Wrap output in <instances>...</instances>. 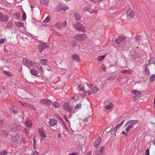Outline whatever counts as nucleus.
<instances>
[{
	"mask_svg": "<svg viewBox=\"0 0 155 155\" xmlns=\"http://www.w3.org/2000/svg\"><path fill=\"white\" fill-rule=\"evenodd\" d=\"M126 39L124 36H119L118 38L115 40L116 42L117 43L119 49L122 50L124 49L126 45Z\"/></svg>",
	"mask_w": 155,
	"mask_h": 155,
	"instance_id": "nucleus-1",
	"label": "nucleus"
},
{
	"mask_svg": "<svg viewBox=\"0 0 155 155\" xmlns=\"http://www.w3.org/2000/svg\"><path fill=\"white\" fill-rule=\"evenodd\" d=\"M137 122L138 120H131L128 121L125 125V126H127V127L126 129V131L128 132L133 126Z\"/></svg>",
	"mask_w": 155,
	"mask_h": 155,
	"instance_id": "nucleus-2",
	"label": "nucleus"
},
{
	"mask_svg": "<svg viewBox=\"0 0 155 155\" xmlns=\"http://www.w3.org/2000/svg\"><path fill=\"white\" fill-rule=\"evenodd\" d=\"M22 61L23 65L26 66L29 70L33 66L34 62H32L29 59L24 58L23 59Z\"/></svg>",
	"mask_w": 155,
	"mask_h": 155,
	"instance_id": "nucleus-3",
	"label": "nucleus"
},
{
	"mask_svg": "<svg viewBox=\"0 0 155 155\" xmlns=\"http://www.w3.org/2000/svg\"><path fill=\"white\" fill-rule=\"evenodd\" d=\"M86 35L85 34H78L74 37L76 41H84L87 38Z\"/></svg>",
	"mask_w": 155,
	"mask_h": 155,
	"instance_id": "nucleus-4",
	"label": "nucleus"
},
{
	"mask_svg": "<svg viewBox=\"0 0 155 155\" xmlns=\"http://www.w3.org/2000/svg\"><path fill=\"white\" fill-rule=\"evenodd\" d=\"M74 28L76 30L79 31H82L83 32H86V30L84 27L82 25L76 24L73 25Z\"/></svg>",
	"mask_w": 155,
	"mask_h": 155,
	"instance_id": "nucleus-5",
	"label": "nucleus"
},
{
	"mask_svg": "<svg viewBox=\"0 0 155 155\" xmlns=\"http://www.w3.org/2000/svg\"><path fill=\"white\" fill-rule=\"evenodd\" d=\"M68 8V6L63 4H59L56 7L57 10L60 12L62 10H67Z\"/></svg>",
	"mask_w": 155,
	"mask_h": 155,
	"instance_id": "nucleus-6",
	"label": "nucleus"
},
{
	"mask_svg": "<svg viewBox=\"0 0 155 155\" xmlns=\"http://www.w3.org/2000/svg\"><path fill=\"white\" fill-rule=\"evenodd\" d=\"M9 19V17L8 15L4 14L0 11V21L2 22H5Z\"/></svg>",
	"mask_w": 155,
	"mask_h": 155,
	"instance_id": "nucleus-7",
	"label": "nucleus"
},
{
	"mask_svg": "<svg viewBox=\"0 0 155 155\" xmlns=\"http://www.w3.org/2000/svg\"><path fill=\"white\" fill-rule=\"evenodd\" d=\"M67 25V23L66 21L63 22H56L55 25V26L59 29H61L62 28L65 27Z\"/></svg>",
	"mask_w": 155,
	"mask_h": 155,
	"instance_id": "nucleus-8",
	"label": "nucleus"
},
{
	"mask_svg": "<svg viewBox=\"0 0 155 155\" xmlns=\"http://www.w3.org/2000/svg\"><path fill=\"white\" fill-rule=\"evenodd\" d=\"M11 129L13 131H18L21 129V126L18 124H15L12 126Z\"/></svg>",
	"mask_w": 155,
	"mask_h": 155,
	"instance_id": "nucleus-9",
	"label": "nucleus"
},
{
	"mask_svg": "<svg viewBox=\"0 0 155 155\" xmlns=\"http://www.w3.org/2000/svg\"><path fill=\"white\" fill-rule=\"evenodd\" d=\"M101 140L99 137H96L94 140V143L93 146L95 147H97L100 145Z\"/></svg>",
	"mask_w": 155,
	"mask_h": 155,
	"instance_id": "nucleus-10",
	"label": "nucleus"
},
{
	"mask_svg": "<svg viewBox=\"0 0 155 155\" xmlns=\"http://www.w3.org/2000/svg\"><path fill=\"white\" fill-rule=\"evenodd\" d=\"M48 45L47 43H42L39 44V46L38 47L39 49V52H41L43 50H44L45 48L47 47H48Z\"/></svg>",
	"mask_w": 155,
	"mask_h": 155,
	"instance_id": "nucleus-11",
	"label": "nucleus"
},
{
	"mask_svg": "<svg viewBox=\"0 0 155 155\" xmlns=\"http://www.w3.org/2000/svg\"><path fill=\"white\" fill-rule=\"evenodd\" d=\"M40 102L42 104L47 105H50L52 103V102L51 100L47 99H42L40 100Z\"/></svg>",
	"mask_w": 155,
	"mask_h": 155,
	"instance_id": "nucleus-12",
	"label": "nucleus"
},
{
	"mask_svg": "<svg viewBox=\"0 0 155 155\" xmlns=\"http://www.w3.org/2000/svg\"><path fill=\"white\" fill-rule=\"evenodd\" d=\"M127 14L128 18H133L134 16V12L130 9L128 10L127 11Z\"/></svg>",
	"mask_w": 155,
	"mask_h": 155,
	"instance_id": "nucleus-13",
	"label": "nucleus"
},
{
	"mask_svg": "<svg viewBox=\"0 0 155 155\" xmlns=\"http://www.w3.org/2000/svg\"><path fill=\"white\" fill-rule=\"evenodd\" d=\"M63 107L64 109L68 112H70L71 110V108L70 107V105L68 102L64 103Z\"/></svg>",
	"mask_w": 155,
	"mask_h": 155,
	"instance_id": "nucleus-14",
	"label": "nucleus"
},
{
	"mask_svg": "<svg viewBox=\"0 0 155 155\" xmlns=\"http://www.w3.org/2000/svg\"><path fill=\"white\" fill-rule=\"evenodd\" d=\"M74 17L75 18L77 22L76 24H80L81 21V18L80 17L79 14L76 12H75L74 14Z\"/></svg>",
	"mask_w": 155,
	"mask_h": 155,
	"instance_id": "nucleus-15",
	"label": "nucleus"
},
{
	"mask_svg": "<svg viewBox=\"0 0 155 155\" xmlns=\"http://www.w3.org/2000/svg\"><path fill=\"white\" fill-rule=\"evenodd\" d=\"M38 132L39 134L41 137H46V132L42 128H40L39 129Z\"/></svg>",
	"mask_w": 155,
	"mask_h": 155,
	"instance_id": "nucleus-16",
	"label": "nucleus"
},
{
	"mask_svg": "<svg viewBox=\"0 0 155 155\" xmlns=\"http://www.w3.org/2000/svg\"><path fill=\"white\" fill-rule=\"evenodd\" d=\"M90 88L93 93H95L98 91V88L95 85H92L90 86Z\"/></svg>",
	"mask_w": 155,
	"mask_h": 155,
	"instance_id": "nucleus-17",
	"label": "nucleus"
},
{
	"mask_svg": "<svg viewBox=\"0 0 155 155\" xmlns=\"http://www.w3.org/2000/svg\"><path fill=\"white\" fill-rule=\"evenodd\" d=\"M57 123V121L54 119H50L48 124L51 126H54Z\"/></svg>",
	"mask_w": 155,
	"mask_h": 155,
	"instance_id": "nucleus-18",
	"label": "nucleus"
},
{
	"mask_svg": "<svg viewBox=\"0 0 155 155\" xmlns=\"http://www.w3.org/2000/svg\"><path fill=\"white\" fill-rule=\"evenodd\" d=\"M25 124L26 127L30 128L32 125V123L30 120L28 119L25 121Z\"/></svg>",
	"mask_w": 155,
	"mask_h": 155,
	"instance_id": "nucleus-19",
	"label": "nucleus"
},
{
	"mask_svg": "<svg viewBox=\"0 0 155 155\" xmlns=\"http://www.w3.org/2000/svg\"><path fill=\"white\" fill-rule=\"evenodd\" d=\"M19 137L17 135H15V136H12L11 140L13 143H16L18 141Z\"/></svg>",
	"mask_w": 155,
	"mask_h": 155,
	"instance_id": "nucleus-20",
	"label": "nucleus"
},
{
	"mask_svg": "<svg viewBox=\"0 0 155 155\" xmlns=\"http://www.w3.org/2000/svg\"><path fill=\"white\" fill-rule=\"evenodd\" d=\"M73 61H75L76 62H78L80 61L79 56L78 55H74L72 56Z\"/></svg>",
	"mask_w": 155,
	"mask_h": 155,
	"instance_id": "nucleus-21",
	"label": "nucleus"
},
{
	"mask_svg": "<svg viewBox=\"0 0 155 155\" xmlns=\"http://www.w3.org/2000/svg\"><path fill=\"white\" fill-rule=\"evenodd\" d=\"M121 73H124V74H131L132 72L133 71L132 70H121L120 72Z\"/></svg>",
	"mask_w": 155,
	"mask_h": 155,
	"instance_id": "nucleus-22",
	"label": "nucleus"
},
{
	"mask_svg": "<svg viewBox=\"0 0 155 155\" xmlns=\"http://www.w3.org/2000/svg\"><path fill=\"white\" fill-rule=\"evenodd\" d=\"M30 73L32 75L35 76H37L38 75V72L36 70L32 69H30Z\"/></svg>",
	"mask_w": 155,
	"mask_h": 155,
	"instance_id": "nucleus-23",
	"label": "nucleus"
},
{
	"mask_svg": "<svg viewBox=\"0 0 155 155\" xmlns=\"http://www.w3.org/2000/svg\"><path fill=\"white\" fill-rule=\"evenodd\" d=\"M13 25V22L12 20H10L8 23L7 25L6 26V28H12Z\"/></svg>",
	"mask_w": 155,
	"mask_h": 155,
	"instance_id": "nucleus-24",
	"label": "nucleus"
},
{
	"mask_svg": "<svg viewBox=\"0 0 155 155\" xmlns=\"http://www.w3.org/2000/svg\"><path fill=\"white\" fill-rule=\"evenodd\" d=\"M147 65H145L144 66V68H145V72L144 74L146 75H148L150 74V71L148 68H147Z\"/></svg>",
	"mask_w": 155,
	"mask_h": 155,
	"instance_id": "nucleus-25",
	"label": "nucleus"
},
{
	"mask_svg": "<svg viewBox=\"0 0 155 155\" xmlns=\"http://www.w3.org/2000/svg\"><path fill=\"white\" fill-rule=\"evenodd\" d=\"M139 57V54L137 52H134L132 56V58L134 59H136Z\"/></svg>",
	"mask_w": 155,
	"mask_h": 155,
	"instance_id": "nucleus-26",
	"label": "nucleus"
},
{
	"mask_svg": "<svg viewBox=\"0 0 155 155\" xmlns=\"http://www.w3.org/2000/svg\"><path fill=\"white\" fill-rule=\"evenodd\" d=\"M2 132L4 136L5 137H7L10 135L9 132L7 130H3Z\"/></svg>",
	"mask_w": 155,
	"mask_h": 155,
	"instance_id": "nucleus-27",
	"label": "nucleus"
},
{
	"mask_svg": "<svg viewBox=\"0 0 155 155\" xmlns=\"http://www.w3.org/2000/svg\"><path fill=\"white\" fill-rule=\"evenodd\" d=\"M49 0H41V4H43L45 6H47L48 5Z\"/></svg>",
	"mask_w": 155,
	"mask_h": 155,
	"instance_id": "nucleus-28",
	"label": "nucleus"
},
{
	"mask_svg": "<svg viewBox=\"0 0 155 155\" xmlns=\"http://www.w3.org/2000/svg\"><path fill=\"white\" fill-rule=\"evenodd\" d=\"M15 25L17 26L19 28H21L22 27H23L24 25V23H23L18 22H16Z\"/></svg>",
	"mask_w": 155,
	"mask_h": 155,
	"instance_id": "nucleus-29",
	"label": "nucleus"
},
{
	"mask_svg": "<svg viewBox=\"0 0 155 155\" xmlns=\"http://www.w3.org/2000/svg\"><path fill=\"white\" fill-rule=\"evenodd\" d=\"M113 106L112 103H110L108 105L105 107V109L106 110H109L112 109Z\"/></svg>",
	"mask_w": 155,
	"mask_h": 155,
	"instance_id": "nucleus-30",
	"label": "nucleus"
},
{
	"mask_svg": "<svg viewBox=\"0 0 155 155\" xmlns=\"http://www.w3.org/2000/svg\"><path fill=\"white\" fill-rule=\"evenodd\" d=\"M47 60L46 59H41L40 60V62L43 65H46L47 63Z\"/></svg>",
	"mask_w": 155,
	"mask_h": 155,
	"instance_id": "nucleus-31",
	"label": "nucleus"
},
{
	"mask_svg": "<svg viewBox=\"0 0 155 155\" xmlns=\"http://www.w3.org/2000/svg\"><path fill=\"white\" fill-rule=\"evenodd\" d=\"M155 80V74H153L151 76L150 78V82H152L154 81Z\"/></svg>",
	"mask_w": 155,
	"mask_h": 155,
	"instance_id": "nucleus-32",
	"label": "nucleus"
},
{
	"mask_svg": "<svg viewBox=\"0 0 155 155\" xmlns=\"http://www.w3.org/2000/svg\"><path fill=\"white\" fill-rule=\"evenodd\" d=\"M105 56L106 55L98 56L97 57V59L98 61H101L104 58Z\"/></svg>",
	"mask_w": 155,
	"mask_h": 155,
	"instance_id": "nucleus-33",
	"label": "nucleus"
},
{
	"mask_svg": "<svg viewBox=\"0 0 155 155\" xmlns=\"http://www.w3.org/2000/svg\"><path fill=\"white\" fill-rule=\"evenodd\" d=\"M82 107V104L81 103H79L77 104L75 107V108L76 109L78 110L80 109Z\"/></svg>",
	"mask_w": 155,
	"mask_h": 155,
	"instance_id": "nucleus-34",
	"label": "nucleus"
},
{
	"mask_svg": "<svg viewBox=\"0 0 155 155\" xmlns=\"http://www.w3.org/2000/svg\"><path fill=\"white\" fill-rule=\"evenodd\" d=\"M78 89L79 91H84L83 87L82 85H79L78 86Z\"/></svg>",
	"mask_w": 155,
	"mask_h": 155,
	"instance_id": "nucleus-35",
	"label": "nucleus"
},
{
	"mask_svg": "<svg viewBox=\"0 0 155 155\" xmlns=\"http://www.w3.org/2000/svg\"><path fill=\"white\" fill-rule=\"evenodd\" d=\"M52 105L55 107L58 108L59 107V104L56 102H54L52 104Z\"/></svg>",
	"mask_w": 155,
	"mask_h": 155,
	"instance_id": "nucleus-36",
	"label": "nucleus"
},
{
	"mask_svg": "<svg viewBox=\"0 0 155 155\" xmlns=\"http://www.w3.org/2000/svg\"><path fill=\"white\" fill-rule=\"evenodd\" d=\"M8 153V152L6 150H4L0 152V155H7Z\"/></svg>",
	"mask_w": 155,
	"mask_h": 155,
	"instance_id": "nucleus-37",
	"label": "nucleus"
},
{
	"mask_svg": "<svg viewBox=\"0 0 155 155\" xmlns=\"http://www.w3.org/2000/svg\"><path fill=\"white\" fill-rule=\"evenodd\" d=\"M50 17L49 16H48L44 20V22L45 23H47L50 20Z\"/></svg>",
	"mask_w": 155,
	"mask_h": 155,
	"instance_id": "nucleus-38",
	"label": "nucleus"
},
{
	"mask_svg": "<svg viewBox=\"0 0 155 155\" xmlns=\"http://www.w3.org/2000/svg\"><path fill=\"white\" fill-rule=\"evenodd\" d=\"M3 73L6 75L8 76H11V73L8 71H3Z\"/></svg>",
	"mask_w": 155,
	"mask_h": 155,
	"instance_id": "nucleus-39",
	"label": "nucleus"
},
{
	"mask_svg": "<svg viewBox=\"0 0 155 155\" xmlns=\"http://www.w3.org/2000/svg\"><path fill=\"white\" fill-rule=\"evenodd\" d=\"M117 130V128L116 127L114 128L111 132V134L112 135L114 134L115 132Z\"/></svg>",
	"mask_w": 155,
	"mask_h": 155,
	"instance_id": "nucleus-40",
	"label": "nucleus"
},
{
	"mask_svg": "<svg viewBox=\"0 0 155 155\" xmlns=\"http://www.w3.org/2000/svg\"><path fill=\"white\" fill-rule=\"evenodd\" d=\"M35 65L36 66V67L37 68H38L41 66L40 64L39 63L35 62H34V65L33 66H34Z\"/></svg>",
	"mask_w": 155,
	"mask_h": 155,
	"instance_id": "nucleus-41",
	"label": "nucleus"
},
{
	"mask_svg": "<svg viewBox=\"0 0 155 155\" xmlns=\"http://www.w3.org/2000/svg\"><path fill=\"white\" fill-rule=\"evenodd\" d=\"M26 18V14L24 12L23 13L22 19L23 21H25Z\"/></svg>",
	"mask_w": 155,
	"mask_h": 155,
	"instance_id": "nucleus-42",
	"label": "nucleus"
},
{
	"mask_svg": "<svg viewBox=\"0 0 155 155\" xmlns=\"http://www.w3.org/2000/svg\"><path fill=\"white\" fill-rule=\"evenodd\" d=\"M55 116L58 118L59 120H61V122H63V120L60 117V116L57 114H56L55 115Z\"/></svg>",
	"mask_w": 155,
	"mask_h": 155,
	"instance_id": "nucleus-43",
	"label": "nucleus"
},
{
	"mask_svg": "<svg viewBox=\"0 0 155 155\" xmlns=\"http://www.w3.org/2000/svg\"><path fill=\"white\" fill-rule=\"evenodd\" d=\"M14 15L16 16L18 18H20V13L19 12H18L14 14Z\"/></svg>",
	"mask_w": 155,
	"mask_h": 155,
	"instance_id": "nucleus-44",
	"label": "nucleus"
},
{
	"mask_svg": "<svg viewBox=\"0 0 155 155\" xmlns=\"http://www.w3.org/2000/svg\"><path fill=\"white\" fill-rule=\"evenodd\" d=\"M142 38V37L139 35H137L135 37V39L136 41H138L139 40L141 39Z\"/></svg>",
	"mask_w": 155,
	"mask_h": 155,
	"instance_id": "nucleus-45",
	"label": "nucleus"
},
{
	"mask_svg": "<svg viewBox=\"0 0 155 155\" xmlns=\"http://www.w3.org/2000/svg\"><path fill=\"white\" fill-rule=\"evenodd\" d=\"M28 108L30 109L33 110L34 111H35V108H34L32 106L30 105V104H29V106H28Z\"/></svg>",
	"mask_w": 155,
	"mask_h": 155,
	"instance_id": "nucleus-46",
	"label": "nucleus"
},
{
	"mask_svg": "<svg viewBox=\"0 0 155 155\" xmlns=\"http://www.w3.org/2000/svg\"><path fill=\"white\" fill-rule=\"evenodd\" d=\"M115 78L114 77H110L107 78V80L110 81L113 80L115 79Z\"/></svg>",
	"mask_w": 155,
	"mask_h": 155,
	"instance_id": "nucleus-47",
	"label": "nucleus"
},
{
	"mask_svg": "<svg viewBox=\"0 0 155 155\" xmlns=\"http://www.w3.org/2000/svg\"><path fill=\"white\" fill-rule=\"evenodd\" d=\"M86 91H84L83 93L81 94V96L83 98H84L86 95Z\"/></svg>",
	"mask_w": 155,
	"mask_h": 155,
	"instance_id": "nucleus-48",
	"label": "nucleus"
},
{
	"mask_svg": "<svg viewBox=\"0 0 155 155\" xmlns=\"http://www.w3.org/2000/svg\"><path fill=\"white\" fill-rule=\"evenodd\" d=\"M150 150H149L147 148L146 151V155H150Z\"/></svg>",
	"mask_w": 155,
	"mask_h": 155,
	"instance_id": "nucleus-49",
	"label": "nucleus"
},
{
	"mask_svg": "<svg viewBox=\"0 0 155 155\" xmlns=\"http://www.w3.org/2000/svg\"><path fill=\"white\" fill-rule=\"evenodd\" d=\"M33 143H34V149H36V141L34 140H33Z\"/></svg>",
	"mask_w": 155,
	"mask_h": 155,
	"instance_id": "nucleus-50",
	"label": "nucleus"
},
{
	"mask_svg": "<svg viewBox=\"0 0 155 155\" xmlns=\"http://www.w3.org/2000/svg\"><path fill=\"white\" fill-rule=\"evenodd\" d=\"M38 153L37 151L36 150H35L34 151L33 153L31 155H38Z\"/></svg>",
	"mask_w": 155,
	"mask_h": 155,
	"instance_id": "nucleus-51",
	"label": "nucleus"
},
{
	"mask_svg": "<svg viewBox=\"0 0 155 155\" xmlns=\"http://www.w3.org/2000/svg\"><path fill=\"white\" fill-rule=\"evenodd\" d=\"M30 104L28 103H24L23 106L25 107H28V106H29Z\"/></svg>",
	"mask_w": 155,
	"mask_h": 155,
	"instance_id": "nucleus-52",
	"label": "nucleus"
},
{
	"mask_svg": "<svg viewBox=\"0 0 155 155\" xmlns=\"http://www.w3.org/2000/svg\"><path fill=\"white\" fill-rule=\"evenodd\" d=\"M64 119H65L68 122L69 124H70V122L69 121L67 117H66V116L65 115H64Z\"/></svg>",
	"mask_w": 155,
	"mask_h": 155,
	"instance_id": "nucleus-53",
	"label": "nucleus"
},
{
	"mask_svg": "<svg viewBox=\"0 0 155 155\" xmlns=\"http://www.w3.org/2000/svg\"><path fill=\"white\" fill-rule=\"evenodd\" d=\"M139 91L138 90H134L133 91V93L134 94V93H139Z\"/></svg>",
	"mask_w": 155,
	"mask_h": 155,
	"instance_id": "nucleus-54",
	"label": "nucleus"
},
{
	"mask_svg": "<svg viewBox=\"0 0 155 155\" xmlns=\"http://www.w3.org/2000/svg\"><path fill=\"white\" fill-rule=\"evenodd\" d=\"M5 42L4 39H2L0 41V44H3Z\"/></svg>",
	"mask_w": 155,
	"mask_h": 155,
	"instance_id": "nucleus-55",
	"label": "nucleus"
},
{
	"mask_svg": "<svg viewBox=\"0 0 155 155\" xmlns=\"http://www.w3.org/2000/svg\"><path fill=\"white\" fill-rule=\"evenodd\" d=\"M121 134H124L125 136H127L128 135V134L127 133L124 132V131L122 132Z\"/></svg>",
	"mask_w": 155,
	"mask_h": 155,
	"instance_id": "nucleus-56",
	"label": "nucleus"
},
{
	"mask_svg": "<svg viewBox=\"0 0 155 155\" xmlns=\"http://www.w3.org/2000/svg\"><path fill=\"white\" fill-rule=\"evenodd\" d=\"M77 153L74 152L69 154V155H77Z\"/></svg>",
	"mask_w": 155,
	"mask_h": 155,
	"instance_id": "nucleus-57",
	"label": "nucleus"
},
{
	"mask_svg": "<svg viewBox=\"0 0 155 155\" xmlns=\"http://www.w3.org/2000/svg\"><path fill=\"white\" fill-rule=\"evenodd\" d=\"M14 107H15L13 106L12 107H11L10 108V110L12 111H13V110H15V109L14 108Z\"/></svg>",
	"mask_w": 155,
	"mask_h": 155,
	"instance_id": "nucleus-58",
	"label": "nucleus"
},
{
	"mask_svg": "<svg viewBox=\"0 0 155 155\" xmlns=\"http://www.w3.org/2000/svg\"><path fill=\"white\" fill-rule=\"evenodd\" d=\"M46 137H41L40 139V141L42 142L44 140H45Z\"/></svg>",
	"mask_w": 155,
	"mask_h": 155,
	"instance_id": "nucleus-59",
	"label": "nucleus"
},
{
	"mask_svg": "<svg viewBox=\"0 0 155 155\" xmlns=\"http://www.w3.org/2000/svg\"><path fill=\"white\" fill-rule=\"evenodd\" d=\"M89 12L91 14H93V13H94V11L93 10L91 9L89 11Z\"/></svg>",
	"mask_w": 155,
	"mask_h": 155,
	"instance_id": "nucleus-60",
	"label": "nucleus"
},
{
	"mask_svg": "<svg viewBox=\"0 0 155 155\" xmlns=\"http://www.w3.org/2000/svg\"><path fill=\"white\" fill-rule=\"evenodd\" d=\"M88 9V8L87 7H85L84 8V11H86Z\"/></svg>",
	"mask_w": 155,
	"mask_h": 155,
	"instance_id": "nucleus-61",
	"label": "nucleus"
},
{
	"mask_svg": "<svg viewBox=\"0 0 155 155\" xmlns=\"http://www.w3.org/2000/svg\"><path fill=\"white\" fill-rule=\"evenodd\" d=\"M76 45V43L74 42L72 44V47H74Z\"/></svg>",
	"mask_w": 155,
	"mask_h": 155,
	"instance_id": "nucleus-62",
	"label": "nucleus"
},
{
	"mask_svg": "<svg viewBox=\"0 0 155 155\" xmlns=\"http://www.w3.org/2000/svg\"><path fill=\"white\" fill-rule=\"evenodd\" d=\"M38 69L40 70L42 72L43 71V68L41 66L38 68Z\"/></svg>",
	"mask_w": 155,
	"mask_h": 155,
	"instance_id": "nucleus-63",
	"label": "nucleus"
},
{
	"mask_svg": "<svg viewBox=\"0 0 155 155\" xmlns=\"http://www.w3.org/2000/svg\"><path fill=\"white\" fill-rule=\"evenodd\" d=\"M96 155H99V153L98 150L96 151L95 152Z\"/></svg>",
	"mask_w": 155,
	"mask_h": 155,
	"instance_id": "nucleus-64",
	"label": "nucleus"
}]
</instances>
